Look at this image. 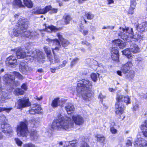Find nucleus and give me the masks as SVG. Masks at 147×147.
I'll return each mask as SVG.
<instances>
[{"mask_svg": "<svg viewBox=\"0 0 147 147\" xmlns=\"http://www.w3.org/2000/svg\"><path fill=\"white\" fill-rule=\"evenodd\" d=\"M72 118L73 120L69 117H63L61 115H59L57 119L53 122L51 130L52 131L56 129L69 130L74 126V121L76 124L79 125H81L84 123L83 119L79 115H74L72 116Z\"/></svg>", "mask_w": 147, "mask_h": 147, "instance_id": "1", "label": "nucleus"}, {"mask_svg": "<svg viewBox=\"0 0 147 147\" xmlns=\"http://www.w3.org/2000/svg\"><path fill=\"white\" fill-rule=\"evenodd\" d=\"M92 83V81L87 79L79 80L76 88L78 96H82L85 100H90L92 96L91 92Z\"/></svg>", "mask_w": 147, "mask_h": 147, "instance_id": "2", "label": "nucleus"}, {"mask_svg": "<svg viewBox=\"0 0 147 147\" xmlns=\"http://www.w3.org/2000/svg\"><path fill=\"white\" fill-rule=\"evenodd\" d=\"M28 21L27 19L20 18L16 24L12 32H9V34L12 37L14 36H26L30 38V31H26L28 28Z\"/></svg>", "mask_w": 147, "mask_h": 147, "instance_id": "3", "label": "nucleus"}, {"mask_svg": "<svg viewBox=\"0 0 147 147\" xmlns=\"http://www.w3.org/2000/svg\"><path fill=\"white\" fill-rule=\"evenodd\" d=\"M26 49L28 50L27 53L30 54L28 55H26V52L20 47H18L15 49L18 58L20 59L24 58L26 56H29L34 58H36L39 62L43 63L44 62L45 56L42 52L39 51L38 49H36L34 51L29 49L27 47Z\"/></svg>", "mask_w": 147, "mask_h": 147, "instance_id": "4", "label": "nucleus"}, {"mask_svg": "<svg viewBox=\"0 0 147 147\" xmlns=\"http://www.w3.org/2000/svg\"><path fill=\"white\" fill-rule=\"evenodd\" d=\"M119 29V32L118 34L119 37L128 42L131 41V39L133 38L138 40H142L143 39V36L141 32H136L135 35H133L132 28L127 27L125 29L120 27Z\"/></svg>", "mask_w": 147, "mask_h": 147, "instance_id": "5", "label": "nucleus"}, {"mask_svg": "<svg viewBox=\"0 0 147 147\" xmlns=\"http://www.w3.org/2000/svg\"><path fill=\"white\" fill-rule=\"evenodd\" d=\"M117 102L115 104V113L118 117L122 118L123 120L125 116L122 115L124 111V106L123 105V102L125 103L127 105L130 104V99L129 97L128 96H123L122 95H117L116 97Z\"/></svg>", "mask_w": 147, "mask_h": 147, "instance_id": "6", "label": "nucleus"}, {"mask_svg": "<svg viewBox=\"0 0 147 147\" xmlns=\"http://www.w3.org/2000/svg\"><path fill=\"white\" fill-rule=\"evenodd\" d=\"M126 44L119 39L114 40L113 42V47L111 49V57L113 60L117 62L119 61V51L115 47L118 46L119 48L123 49L125 46Z\"/></svg>", "mask_w": 147, "mask_h": 147, "instance_id": "7", "label": "nucleus"}, {"mask_svg": "<svg viewBox=\"0 0 147 147\" xmlns=\"http://www.w3.org/2000/svg\"><path fill=\"white\" fill-rule=\"evenodd\" d=\"M16 131L19 136L26 137L29 133L27 125L24 122H21L18 125L16 128Z\"/></svg>", "mask_w": 147, "mask_h": 147, "instance_id": "8", "label": "nucleus"}, {"mask_svg": "<svg viewBox=\"0 0 147 147\" xmlns=\"http://www.w3.org/2000/svg\"><path fill=\"white\" fill-rule=\"evenodd\" d=\"M15 76L20 79L23 78V77L19 73L13 72L10 74H5L3 77V80L6 83L9 84L15 80Z\"/></svg>", "mask_w": 147, "mask_h": 147, "instance_id": "9", "label": "nucleus"}, {"mask_svg": "<svg viewBox=\"0 0 147 147\" xmlns=\"http://www.w3.org/2000/svg\"><path fill=\"white\" fill-rule=\"evenodd\" d=\"M44 50L47 54V58L51 63H59L61 61L58 55L54 54L53 57L51 56V50L48 47L45 46L44 47Z\"/></svg>", "mask_w": 147, "mask_h": 147, "instance_id": "10", "label": "nucleus"}, {"mask_svg": "<svg viewBox=\"0 0 147 147\" xmlns=\"http://www.w3.org/2000/svg\"><path fill=\"white\" fill-rule=\"evenodd\" d=\"M17 105V109H21L30 106V104L28 99L23 98L18 100Z\"/></svg>", "mask_w": 147, "mask_h": 147, "instance_id": "11", "label": "nucleus"}, {"mask_svg": "<svg viewBox=\"0 0 147 147\" xmlns=\"http://www.w3.org/2000/svg\"><path fill=\"white\" fill-rule=\"evenodd\" d=\"M46 40L48 42L50 45H55L57 47H55L54 49H52V51L54 55L55 54L54 50H58L59 47L60 46V44L59 41L57 39H55L51 37V36H48L46 39Z\"/></svg>", "mask_w": 147, "mask_h": 147, "instance_id": "12", "label": "nucleus"}, {"mask_svg": "<svg viewBox=\"0 0 147 147\" xmlns=\"http://www.w3.org/2000/svg\"><path fill=\"white\" fill-rule=\"evenodd\" d=\"M65 102V100L63 98H61L59 97L55 98L52 102L51 106L52 107L55 108L58 106H62Z\"/></svg>", "mask_w": 147, "mask_h": 147, "instance_id": "13", "label": "nucleus"}, {"mask_svg": "<svg viewBox=\"0 0 147 147\" xmlns=\"http://www.w3.org/2000/svg\"><path fill=\"white\" fill-rule=\"evenodd\" d=\"M0 128L4 133L10 134L13 132L11 125L6 123L1 124L0 125Z\"/></svg>", "mask_w": 147, "mask_h": 147, "instance_id": "14", "label": "nucleus"}, {"mask_svg": "<svg viewBox=\"0 0 147 147\" xmlns=\"http://www.w3.org/2000/svg\"><path fill=\"white\" fill-rule=\"evenodd\" d=\"M20 71L24 74H26L27 72L32 69L28 64L26 62H22L19 66Z\"/></svg>", "mask_w": 147, "mask_h": 147, "instance_id": "15", "label": "nucleus"}, {"mask_svg": "<svg viewBox=\"0 0 147 147\" xmlns=\"http://www.w3.org/2000/svg\"><path fill=\"white\" fill-rule=\"evenodd\" d=\"M1 87V78L0 77V101L3 102L5 100L8 99L9 97L7 94L3 91V89Z\"/></svg>", "mask_w": 147, "mask_h": 147, "instance_id": "16", "label": "nucleus"}, {"mask_svg": "<svg viewBox=\"0 0 147 147\" xmlns=\"http://www.w3.org/2000/svg\"><path fill=\"white\" fill-rule=\"evenodd\" d=\"M17 59L15 57L11 56L7 58L6 63L8 65H13L11 67H13L17 65Z\"/></svg>", "mask_w": 147, "mask_h": 147, "instance_id": "17", "label": "nucleus"}, {"mask_svg": "<svg viewBox=\"0 0 147 147\" xmlns=\"http://www.w3.org/2000/svg\"><path fill=\"white\" fill-rule=\"evenodd\" d=\"M41 108L40 106L38 105L34 104L31 109L29 110V112L31 114L34 115L36 113H39L41 112Z\"/></svg>", "mask_w": 147, "mask_h": 147, "instance_id": "18", "label": "nucleus"}, {"mask_svg": "<svg viewBox=\"0 0 147 147\" xmlns=\"http://www.w3.org/2000/svg\"><path fill=\"white\" fill-rule=\"evenodd\" d=\"M133 66L132 63L131 61H129L126 64L123 65L121 67V70L124 74L127 73L129 69Z\"/></svg>", "mask_w": 147, "mask_h": 147, "instance_id": "19", "label": "nucleus"}, {"mask_svg": "<svg viewBox=\"0 0 147 147\" xmlns=\"http://www.w3.org/2000/svg\"><path fill=\"white\" fill-rule=\"evenodd\" d=\"M51 7L50 6H47L45 8L41 9L38 8L35 11H34L33 13L35 14H44L47 13L49 11Z\"/></svg>", "mask_w": 147, "mask_h": 147, "instance_id": "20", "label": "nucleus"}, {"mask_svg": "<svg viewBox=\"0 0 147 147\" xmlns=\"http://www.w3.org/2000/svg\"><path fill=\"white\" fill-rule=\"evenodd\" d=\"M138 140L136 141L134 143L135 145H136L141 147H147V142L141 138H138Z\"/></svg>", "mask_w": 147, "mask_h": 147, "instance_id": "21", "label": "nucleus"}, {"mask_svg": "<svg viewBox=\"0 0 147 147\" xmlns=\"http://www.w3.org/2000/svg\"><path fill=\"white\" fill-rule=\"evenodd\" d=\"M57 35L60 40L61 45L63 47H65L69 44V42L67 40L63 38L62 36L60 33H57Z\"/></svg>", "mask_w": 147, "mask_h": 147, "instance_id": "22", "label": "nucleus"}, {"mask_svg": "<svg viewBox=\"0 0 147 147\" xmlns=\"http://www.w3.org/2000/svg\"><path fill=\"white\" fill-rule=\"evenodd\" d=\"M67 61L66 60H64L63 61L62 64L56 66L55 67H53L51 68V71L52 73H55V70L56 69H58L60 68H62L67 63Z\"/></svg>", "mask_w": 147, "mask_h": 147, "instance_id": "23", "label": "nucleus"}, {"mask_svg": "<svg viewBox=\"0 0 147 147\" xmlns=\"http://www.w3.org/2000/svg\"><path fill=\"white\" fill-rule=\"evenodd\" d=\"M61 29V28H57L53 25H51L46 27L45 28V30L48 32H55L56 31L60 30Z\"/></svg>", "mask_w": 147, "mask_h": 147, "instance_id": "24", "label": "nucleus"}, {"mask_svg": "<svg viewBox=\"0 0 147 147\" xmlns=\"http://www.w3.org/2000/svg\"><path fill=\"white\" fill-rule=\"evenodd\" d=\"M145 25L146 23L143 22L141 24L137 25L136 26L137 30L140 32L144 31L146 28Z\"/></svg>", "mask_w": 147, "mask_h": 147, "instance_id": "25", "label": "nucleus"}, {"mask_svg": "<svg viewBox=\"0 0 147 147\" xmlns=\"http://www.w3.org/2000/svg\"><path fill=\"white\" fill-rule=\"evenodd\" d=\"M65 109L68 114H70L75 109L73 105L69 103L65 107Z\"/></svg>", "mask_w": 147, "mask_h": 147, "instance_id": "26", "label": "nucleus"}, {"mask_svg": "<svg viewBox=\"0 0 147 147\" xmlns=\"http://www.w3.org/2000/svg\"><path fill=\"white\" fill-rule=\"evenodd\" d=\"M130 49L131 52L134 53L138 52L139 50L138 46L134 43L131 44Z\"/></svg>", "mask_w": 147, "mask_h": 147, "instance_id": "27", "label": "nucleus"}, {"mask_svg": "<svg viewBox=\"0 0 147 147\" xmlns=\"http://www.w3.org/2000/svg\"><path fill=\"white\" fill-rule=\"evenodd\" d=\"M30 136L32 139L36 140L38 138V135L36 131L32 130L30 132Z\"/></svg>", "mask_w": 147, "mask_h": 147, "instance_id": "28", "label": "nucleus"}, {"mask_svg": "<svg viewBox=\"0 0 147 147\" xmlns=\"http://www.w3.org/2000/svg\"><path fill=\"white\" fill-rule=\"evenodd\" d=\"M131 52L130 48L126 49L122 51L123 54L125 55L127 58L129 59H131L132 57Z\"/></svg>", "mask_w": 147, "mask_h": 147, "instance_id": "29", "label": "nucleus"}, {"mask_svg": "<svg viewBox=\"0 0 147 147\" xmlns=\"http://www.w3.org/2000/svg\"><path fill=\"white\" fill-rule=\"evenodd\" d=\"M23 2L25 6L29 8H32L33 4L30 0H23Z\"/></svg>", "mask_w": 147, "mask_h": 147, "instance_id": "30", "label": "nucleus"}, {"mask_svg": "<svg viewBox=\"0 0 147 147\" xmlns=\"http://www.w3.org/2000/svg\"><path fill=\"white\" fill-rule=\"evenodd\" d=\"M99 74L97 73H93L90 75V77L92 80L96 82L97 81L98 78L99 77Z\"/></svg>", "mask_w": 147, "mask_h": 147, "instance_id": "31", "label": "nucleus"}, {"mask_svg": "<svg viewBox=\"0 0 147 147\" xmlns=\"http://www.w3.org/2000/svg\"><path fill=\"white\" fill-rule=\"evenodd\" d=\"M30 38L32 40L38 38L39 36V34L36 32L32 31L30 32Z\"/></svg>", "mask_w": 147, "mask_h": 147, "instance_id": "32", "label": "nucleus"}, {"mask_svg": "<svg viewBox=\"0 0 147 147\" xmlns=\"http://www.w3.org/2000/svg\"><path fill=\"white\" fill-rule=\"evenodd\" d=\"M81 43L83 45H85L88 47L87 50L88 51H90L91 50L92 46L90 43H89L86 40H84L82 41Z\"/></svg>", "mask_w": 147, "mask_h": 147, "instance_id": "33", "label": "nucleus"}, {"mask_svg": "<svg viewBox=\"0 0 147 147\" xmlns=\"http://www.w3.org/2000/svg\"><path fill=\"white\" fill-rule=\"evenodd\" d=\"M134 72L133 71H130L126 75V77L129 80L133 79L134 76Z\"/></svg>", "mask_w": 147, "mask_h": 147, "instance_id": "34", "label": "nucleus"}, {"mask_svg": "<svg viewBox=\"0 0 147 147\" xmlns=\"http://www.w3.org/2000/svg\"><path fill=\"white\" fill-rule=\"evenodd\" d=\"M63 19L64 20V22L66 24L69 23L70 21L71 20L70 16L68 15H65L63 16Z\"/></svg>", "mask_w": 147, "mask_h": 147, "instance_id": "35", "label": "nucleus"}, {"mask_svg": "<svg viewBox=\"0 0 147 147\" xmlns=\"http://www.w3.org/2000/svg\"><path fill=\"white\" fill-rule=\"evenodd\" d=\"M24 92V91L21 88H17L14 91L15 94L17 95H23Z\"/></svg>", "mask_w": 147, "mask_h": 147, "instance_id": "36", "label": "nucleus"}, {"mask_svg": "<svg viewBox=\"0 0 147 147\" xmlns=\"http://www.w3.org/2000/svg\"><path fill=\"white\" fill-rule=\"evenodd\" d=\"M13 5L20 7H24V5L22 4V2L20 0H14Z\"/></svg>", "mask_w": 147, "mask_h": 147, "instance_id": "37", "label": "nucleus"}, {"mask_svg": "<svg viewBox=\"0 0 147 147\" xmlns=\"http://www.w3.org/2000/svg\"><path fill=\"white\" fill-rule=\"evenodd\" d=\"M85 16L87 18V19L91 20L93 18L94 15L90 12H85Z\"/></svg>", "mask_w": 147, "mask_h": 147, "instance_id": "38", "label": "nucleus"}, {"mask_svg": "<svg viewBox=\"0 0 147 147\" xmlns=\"http://www.w3.org/2000/svg\"><path fill=\"white\" fill-rule=\"evenodd\" d=\"M80 31L84 35H85L87 34L88 33V31L87 30H85L84 29V26H83L82 24L80 26Z\"/></svg>", "mask_w": 147, "mask_h": 147, "instance_id": "39", "label": "nucleus"}, {"mask_svg": "<svg viewBox=\"0 0 147 147\" xmlns=\"http://www.w3.org/2000/svg\"><path fill=\"white\" fill-rule=\"evenodd\" d=\"M97 140L101 143H103L105 140V138L102 136L98 135L97 136Z\"/></svg>", "mask_w": 147, "mask_h": 147, "instance_id": "40", "label": "nucleus"}, {"mask_svg": "<svg viewBox=\"0 0 147 147\" xmlns=\"http://www.w3.org/2000/svg\"><path fill=\"white\" fill-rule=\"evenodd\" d=\"M12 108H6L5 107H0V112L3 111H5L7 112H9Z\"/></svg>", "mask_w": 147, "mask_h": 147, "instance_id": "41", "label": "nucleus"}, {"mask_svg": "<svg viewBox=\"0 0 147 147\" xmlns=\"http://www.w3.org/2000/svg\"><path fill=\"white\" fill-rule=\"evenodd\" d=\"M80 147H89V145L85 142L82 141L80 142Z\"/></svg>", "mask_w": 147, "mask_h": 147, "instance_id": "42", "label": "nucleus"}, {"mask_svg": "<svg viewBox=\"0 0 147 147\" xmlns=\"http://www.w3.org/2000/svg\"><path fill=\"white\" fill-rule=\"evenodd\" d=\"M79 59L78 58H75L73 59V60L71 62V65L73 66L78 61Z\"/></svg>", "mask_w": 147, "mask_h": 147, "instance_id": "43", "label": "nucleus"}, {"mask_svg": "<svg viewBox=\"0 0 147 147\" xmlns=\"http://www.w3.org/2000/svg\"><path fill=\"white\" fill-rule=\"evenodd\" d=\"M6 120V117L4 115H1L0 116V120L1 122L4 123V122Z\"/></svg>", "mask_w": 147, "mask_h": 147, "instance_id": "44", "label": "nucleus"}, {"mask_svg": "<svg viewBox=\"0 0 147 147\" xmlns=\"http://www.w3.org/2000/svg\"><path fill=\"white\" fill-rule=\"evenodd\" d=\"M136 5V3L135 0H131L130 6L131 7H134L135 8Z\"/></svg>", "mask_w": 147, "mask_h": 147, "instance_id": "45", "label": "nucleus"}, {"mask_svg": "<svg viewBox=\"0 0 147 147\" xmlns=\"http://www.w3.org/2000/svg\"><path fill=\"white\" fill-rule=\"evenodd\" d=\"M133 109L135 111L137 110L139 108V106L138 105V102H136L135 104H133Z\"/></svg>", "mask_w": 147, "mask_h": 147, "instance_id": "46", "label": "nucleus"}, {"mask_svg": "<svg viewBox=\"0 0 147 147\" xmlns=\"http://www.w3.org/2000/svg\"><path fill=\"white\" fill-rule=\"evenodd\" d=\"M16 143L19 146H21L22 144V142L18 138H16L15 139Z\"/></svg>", "mask_w": 147, "mask_h": 147, "instance_id": "47", "label": "nucleus"}, {"mask_svg": "<svg viewBox=\"0 0 147 147\" xmlns=\"http://www.w3.org/2000/svg\"><path fill=\"white\" fill-rule=\"evenodd\" d=\"M51 7L50 9H49V11H50V13H56L57 11V9L53 8L51 5H49Z\"/></svg>", "mask_w": 147, "mask_h": 147, "instance_id": "48", "label": "nucleus"}, {"mask_svg": "<svg viewBox=\"0 0 147 147\" xmlns=\"http://www.w3.org/2000/svg\"><path fill=\"white\" fill-rule=\"evenodd\" d=\"M135 8L134 7H130L128 11V13L130 15H132L134 13V10Z\"/></svg>", "mask_w": 147, "mask_h": 147, "instance_id": "49", "label": "nucleus"}, {"mask_svg": "<svg viewBox=\"0 0 147 147\" xmlns=\"http://www.w3.org/2000/svg\"><path fill=\"white\" fill-rule=\"evenodd\" d=\"M147 128V120L145 122V124L142 125L141 126V129L142 130L145 129V128Z\"/></svg>", "mask_w": 147, "mask_h": 147, "instance_id": "50", "label": "nucleus"}, {"mask_svg": "<svg viewBox=\"0 0 147 147\" xmlns=\"http://www.w3.org/2000/svg\"><path fill=\"white\" fill-rule=\"evenodd\" d=\"M29 122L33 124L34 126H36V122L34 119L32 118V119L30 120Z\"/></svg>", "mask_w": 147, "mask_h": 147, "instance_id": "51", "label": "nucleus"}, {"mask_svg": "<svg viewBox=\"0 0 147 147\" xmlns=\"http://www.w3.org/2000/svg\"><path fill=\"white\" fill-rule=\"evenodd\" d=\"M76 144L74 143H69L66 147H76Z\"/></svg>", "mask_w": 147, "mask_h": 147, "instance_id": "52", "label": "nucleus"}, {"mask_svg": "<svg viewBox=\"0 0 147 147\" xmlns=\"http://www.w3.org/2000/svg\"><path fill=\"white\" fill-rule=\"evenodd\" d=\"M105 96L103 95L101 93H100L98 96V98L100 99V101L101 102H102V99L104 98H105Z\"/></svg>", "mask_w": 147, "mask_h": 147, "instance_id": "53", "label": "nucleus"}, {"mask_svg": "<svg viewBox=\"0 0 147 147\" xmlns=\"http://www.w3.org/2000/svg\"><path fill=\"white\" fill-rule=\"evenodd\" d=\"M34 145L31 143H28L24 145L23 147H34Z\"/></svg>", "mask_w": 147, "mask_h": 147, "instance_id": "54", "label": "nucleus"}, {"mask_svg": "<svg viewBox=\"0 0 147 147\" xmlns=\"http://www.w3.org/2000/svg\"><path fill=\"white\" fill-rule=\"evenodd\" d=\"M111 131L112 134H115L117 132V130L113 127L111 128Z\"/></svg>", "mask_w": 147, "mask_h": 147, "instance_id": "55", "label": "nucleus"}, {"mask_svg": "<svg viewBox=\"0 0 147 147\" xmlns=\"http://www.w3.org/2000/svg\"><path fill=\"white\" fill-rule=\"evenodd\" d=\"M21 88L24 90H26L27 89V84L25 83H24L21 86Z\"/></svg>", "mask_w": 147, "mask_h": 147, "instance_id": "56", "label": "nucleus"}, {"mask_svg": "<svg viewBox=\"0 0 147 147\" xmlns=\"http://www.w3.org/2000/svg\"><path fill=\"white\" fill-rule=\"evenodd\" d=\"M132 144V143L131 141L129 140H128L127 141L126 144L127 146H129L131 145Z\"/></svg>", "mask_w": 147, "mask_h": 147, "instance_id": "57", "label": "nucleus"}, {"mask_svg": "<svg viewBox=\"0 0 147 147\" xmlns=\"http://www.w3.org/2000/svg\"><path fill=\"white\" fill-rule=\"evenodd\" d=\"M144 130H142L143 134L145 136L147 137V129H146L145 131H144Z\"/></svg>", "mask_w": 147, "mask_h": 147, "instance_id": "58", "label": "nucleus"}, {"mask_svg": "<svg viewBox=\"0 0 147 147\" xmlns=\"http://www.w3.org/2000/svg\"><path fill=\"white\" fill-rule=\"evenodd\" d=\"M108 2V4H110L113 3H114V0H107Z\"/></svg>", "mask_w": 147, "mask_h": 147, "instance_id": "59", "label": "nucleus"}, {"mask_svg": "<svg viewBox=\"0 0 147 147\" xmlns=\"http://www.w3.org/2000/svg\"><path fill=\"white\" fill-rule=\"evenodd\" d=\"M107 29H109L111 30H112L114 29V26H107Z\"/></svg>", "mask_w": 147, "mask_h": 147, "instance_id": "60", "label": "nucleus"}, {"mask_svg": "<svg viewBox=\"0 0 147 147\" xmlns=\"http://www.w3.org/2000/svg\"><path fill=\"white\" fill-rule=\"evenodd\" d=\"M142 59L140 57H138L135 60L136 61H141Z\"/></svg>", "mask_w": 147, "mask_h": 147, "instance_id": "61", "label": "nucleus"}, {"mask_svg": "<svg viewBox=\"0 0 147 147\" xmlns=\"http://www.w3.org/2000/svg\"><path fill=\"white\" fill-rule=\"evenodd\" d=\"M37 71L39 73H42L43 72V70L42 68H40L38 69L37 70Z\"/></svg>", "mask_w": 147, "mask_h": 147, "instance_id": "62", "label": "nucleus"}, {"mask_svg": "<svg viewBox=\"0 0 147 147\" xmlns=\"http://www.w3.org/2000/svg\"><path fill=\"white\" fill-rule=\"evenodd\" d=\"M42 98V96H41L39 98L37 96H36V97L35 98L37 99L38 100H41Z\"/></svg>", "mask_w": 147, "mask_h": 147, "instance_id": "63", "label": "nucleus"}, {"mask_svg": "<svg viewBox=\"0 0 147 147\" xmlns=\"http://www.w3.org/2000/svg\"><path fill=\"white\" fill-rule=\"evenodd\" d=\"M3 137V135L1 132H0V140L2 139Z\"/></svg>", "mask_w": 147, "mask_h": 147, "instance_id": "64", "label": "nucleus"}]
</instances>
